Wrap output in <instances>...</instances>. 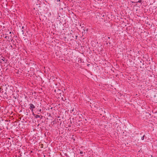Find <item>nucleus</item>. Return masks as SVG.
<instances>
[{"label":"nucleus","instance_id":"obj_1","mask_svg":"<svg viewBox=\"0 0 157 157\" xmlns=\"http://www.w3.org/2000/svg\"><path fill=\"white\" fill-rule=\"evenodd\" d=\"M30 109L31 110V111L33 113V109H34L35 108V106L34 105H33V104H30ZM33 114L34 115V113H33Z\"/></svg>","mask_w":157,"mask_h":157},{"label":"nucleus","instance_id":"obj_2","mask_svg":"<svg viewBox=\"0 0 157 157\" xmlns=\"http://www.w3.org/2000/svg\"><path fill=\"white\" fill-rule=\"evenodd\" d=\"M3 37L5 38H6V39H9V36H4V35H3Z\"/></svg>","mask_w":157,"mask_h":157},{"label":"nucleus","instance_id":"obj_3","mask_svg":"<svg viewBox=\"0 0 157 157\" xmlns=\"http://www.w3.org/2000/svg\"><path fill=\"white\" fill-rule=\"evenodd\" d=\"M40 117V116L39 115H36V116H35V117L36 118H39Z\"/></svg>","mask_w":157,"mask_h":157},{"label":"nucleus","instance_id":"obj_4","mask_svg":"<svg viewBox=\"0 0 157 157\" xmlns=\"http://www.w3.org/2000/svg\"><path fill=\"white\" fill-rule=\"evenodd\" d=\"M144 135L142 137H141V140H144Z\"/></svg>","mask_w":157,"mask_h":157},{"label":"nucleus","instance_id":"obj_5","mask_svg":"<svg viewBox=\"0 0 157 157\" xmlns=\"http://www.w3.org/2000/svg\"><path fill=\"white\" fill-rule=\"evenodd\" d=\"M2 60L3 61H5V59H4V57L2 59Z\"/></svg>","mask_w":157,"mask_h":157},{"label":"nucleus","instance_id":"obj_6","mask_svg":"<svg viewBox=\"0 0 157 157\" xmlns=\"http://www.w3.org/2000/svg\"><path fill=\"white\" fill-rule=\"evenodd\" d=\"M83 152L81 151L80 152V154H83Z\"/></svg>","mask_w":157,"mask_h":157},{"label":"nucleus","instance_id":"obj_7","mask_svg":"<svg viewBox=\"0 0 157 157\" xmlns=\"http://www.w3.org/2000/svg\"><path fill=\"white\" fill-rule=\"evenodd\" d=\"M9 33L10 34H11V32H10V33Z\"/></svg>","mask_w":157,"mask_h":157},{"label":"nucleus","instance_id":"obj_8","mask_svg":"<svg viewBox=\"0 0 157 157\" xmlns=\"http://www.w3.org/2000/svg\"><path fill=\"white\" fill-rule=\"evenodd\" d=\"M40 112H41V109H40V110H39Z\"/></svg>","mask_w":157,"mask_h":157},{"label":"nucleus","instance_id":"obj_9","mask_svg":"<svg viewBox=\"0 0 157 157\" xmlns=\"http://www.w3.org/2000/svg\"><path fill=\"white\" fill-rule=\"evenodd\" d=\"M72 111H74V109H73V110H72Z\"/></svg>","mask_w":157,"mask_h":157},{"label":"nucleus","instance_id":"obj_10","mask_svg":"<svg viewBox=\"0 0 157 157\" xmlns=\"http://www.w3.org/2000/svg\"><path fill=\"white\" fill-rule=\"evenodd\" d=\"M108 38V39H110V37H109Z\"/></svg>","mask_w":157,"mask_h":157}]
</instances>
